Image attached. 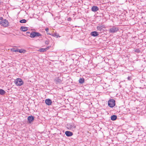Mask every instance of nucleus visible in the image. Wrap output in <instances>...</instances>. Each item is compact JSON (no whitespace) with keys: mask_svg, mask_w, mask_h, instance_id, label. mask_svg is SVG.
Instances as JSON below:
<instances>
[{"mask_svg":"<svg viewBox=\"0 0 146 146\" xmlns=\"http://www.w3.org/2000/svg\"><path fill=\"white\" fill-rule=\"evenodd\" d=\"M79 82L80 84H82L84 82V78H80L79 80Z\"/></svg>","mask_w":146,"mask_h":146,"instance_id":"18","label":"nucleus"},{"mask_svg":"<svg viewBox=\"0 0 146 146\" xmlns=\"http://www.w3.org/2000/svg\"><path fill=\"white\" fill-rule=\"evenodd\" d=\"M65 134L68 137H70L72 136L73 133L71 132L68 131H66L65 132Z\"/></svg>","mask_w":146,"mask_h":146,"instance_id":"11","label":"nucleus"},{"mask_svg":"<svg viewBox=\"0 0 146 146\" xmlns=\"http://www.w3.org/2000/svg\"><path fill=\"white\" fill-rule=\"evenodd\" d=\"M45 31L46 32H48L49 31V29L48 28H46L45 29Z\"/></svg>","mask_w":146,"mask_h":146,"instance_id":"26","label":"nucleus"},{"mask_svg":"<svg viewBox=\"0 0 146 146\" xmlns=\"http://www.w3.org/2000/svg\"><path fill=\"white\" fill-rule=\"evenodd\" d=\"M18 49H17L15 50L14 48H13L11 49V50L12 52H18Z\"/></svg>","mask_w":146,"mask_h":146,"instance_id":"19","label":"nucleus"},{"mask_svg":"<svg viewBox=\"0 0 146 146\" xmlns=\"http://www.w3.org/2000/svg\"><path fill=\"white\" fill-rule=\"evenodd\" d=\"M91 36H96L99 35L98 33L96 31L92 32L90 34Z\"/></svg>","mask_w":146,"mask_h":146,"instance_id":"12","label":"nucleus"},{"mask_svg":"<svg viewBox=\"0 0 146 146\" xmlns=\"http://www.w3.org/2000/svg\"><path fill=\"white\" fill-rule=\"evenodd\" d=\"M118 30V27L113 26L110 28L109 30V31L110 33H114L117 32Z\"/></svg>","mask_w":146,"mask_h":146,"instance_id":"2","label":"nucleus"},{"mask_svg":"<svg viewBox=\"0 0 146 146\" xmlns=\"http://www.w3.org/2000/svg\"><path fill=\"white\" fill-rule=\"evenodd\" d=\"M5 92L3 90L0 89V94L2 95H3L5 93Z\"/></svg>","mask_w":146,"mask_h":146,"instance_id":"16","label":"nucleus"},{"mask_svg":"<svg viewBox=\"0 0 146 146\" xmlns=\"http://www.w3.org/2000/svg\"><path fill=\"white\" fill-rule=\"evenodd\" d=\"M49 40H46L45 41V44H49Z\"/></svg>","mask_w":146,"mask_h":146,"instance_id":"23","label":"nucleus"},{"mask_svg":"<svg viewBox=\"0 0 146 146\" xmlns=\"http://www.w3.org/2000/svg\"><path fill=\"white\" fill-rule=\"evenodd\" d=\"M26 50H25L23 49H21L20 50L18 49V52L20 53H25L26 52Z\"/></svg>","mask_w":146,"mask_h":146,"instance_id":"17","label":"nucleus"},{"mask_svg":"<svg viewBox=\"0 0 146 146\" xmlns=\"http://www.w3.org/2000/svg\"><path fill=\"white\" fill-rule=\"evenodd\" d=\"M108 105L110 107L113 108L115 105V101L114 100L111 99L108 101Z\"/></svg>","mask_w":146,"mask_h":146,"instance_id":"3","label":"nucleus"},{"mask_svg":"<svg viewBox=\"0 0 146 146\" xmlns=\"http://www.w3.org/2000/svg\"><path fill=\"white\" fill-rule=\"evenodd\" d=\"M45 103L47 105L50 106L52 102L50 99H48L45 100Z\"/></svg>","mask_w":146,"mask_h":146,"instance_id":"10","label":"nucleus"},{"mask_svg":"<svg viewBox=\"0 0 146 146\" xmlns=\"http://www.w3.org/2000/svg\"><path fill=\"white\" fill-rule=\"evenodd\" d=\"M41 35L38 32H32L30 33V37L32 38H34L35 37H38L41 36Z\"/></svg>","mask_w":146,"mask_h":146,"instance_id":"4","label":"nucleus"},{"mask_svg":"<svg viewBox=\"0 0 146 146\" xmlns=\"http://www.w3.org/2000/svg\"><path fill=\"white\" fill-rule=\"evenodd\" d=\"M92 11L93 12H96L99 10V8L96 6H93L91 9Z\"/></svg>","mask_w":146,"mask_h":146,"instance_id":"13","label":"nucleus"},{"mask_svg":"<svg viewBox=\"0 0 146 146\" xmlns=\"http://www.w3.org/2000/svg\"><path fill=\"white\" fill-rule=\"evenodd\" d=\"M62 80V78L60 77L56 78L54 80V81L56 84L60 83Z\"/></svg>","mask_w":146,"mask_h":146,"instance_id":"7","label":"nucleus"},{"mask_svg":"<svg viewBox=\"0 0 146 146\" xmlns=\"http://www.w3.org/2000/svg\"><path fill=\"white\" fill-rule=\"evenodd\" d=\"M0 24L3 27H7L8 26V22L7 20L4 19L1 21Z\"/></svg>","mask_w":146,"mask_h":146,"instance_id":"5","label":"nucleus"},{"mask_svg":"<svg viewBox=\"0 0 146 146\" xmlns=\"http://www.w3.org/2000/svg\"><path fill=\"white\" fill-rule=\"evenodd\" d=\"M68 128L70 130L74 131L76 127L75 126L73 123H70L67 124Z\"/></svg>","mask_w":146,"mask_h":146,"instance_id":"6","label":"nucleus"},{"mask_svg":"<svg viewBox=\"0 0 146 146\" xmlns=\"http://www.w3.org/2000/svg\"><path fill=\"white\" fill-rule=\"evenodd\" d=\"M127 79L128 80H130L131 79V78L130 76H128L127 78Z\"/></svg>","mask_w":146,"mask_h":146,"instance_id":"25","label":"nucleus"},{"mask_svg":"<svg viewBox=\"0 0 146 146\" xmlns=\"http://www.w3.org/2000/svg\"><path fill=\"white\" fill-rule=\"evenodd\" d=\"M117 116L115 115H113L111 116V119L112 121H114L117 118Z\"/></svg>","mask_w":146,"mask_h":146,"instance_id":"15","label":"nucleus"},{"mask_svg":"<svg viewBox=\"0 0 146 146\" xmlns=\"http://www.w3.org/2000/svg\"><path fill=\"white\" fill-rule=\"evenodd\" d=\"M27 119L29 122L31 123L34 120V117L32 115L29 116L27 117Z\"/></svg>","mask_w":146,"mask_h":146,"instance_id":"9","label":"nucleus"},{"mask_svg":"<svg viewBox=\"0 0 146 146\" xmlns=\"http://www.w3.org/2000/svg\"><path fill=\"white\" fill-rule=\"evenodd\" d=\"M27 21L25 19H22L20 21V22L21 23H25Z\"/></svg>","mask_w":146,"mask_h":146,"instance_id":"20","label":"nucleus"},{"mask_svg":"<svg viewBox=\"0 0 146 146\" xmlns=\"http://www.w3.org/2000/svg\"><path fill=\"white\" fill-rule=\"evenodd\" d=\"M46 48H41L38 50V51L40 52H42L46 51Z\"/></svg>","mask_w":146,"mask_h":146,"instance_id":"21","label":"nucleus"},{"mask_svg":"<svg viewBox=\"0 0 146 146\" xmlns=\"http://www.w3.org/2000/svg\"><path fill=\"white\" fill-rule=\"evenodd\" d=\"M28 28L24 26H22L21 27L20 29L23 31H26L28 30Z\"/></svg>","mask_w":146,"mask_h":146,"instance_id":"14","label":"nucleus"},{"mask_svg":"<svg viewBox=\"0 0 146 146\" xmlns=\"http://www.w3.org/2000/svg\"><path fill=\"white\" fill-rule=\"evenodd\" d=\"M3 18L2 17H0V20L2 21V20H3Z\"/></svg>","mask_w":146,"mask_h":146,"instance_id":"27","label":"nucleus"},{"mask_svg":"<svg viewBox=\"0 0 146 146\" xmlns=\"http://www.w3.org/2000/svg\"><path fill=\"white\" fill-rule=\"evenodd\" d=\"M30 33H30V32H27L26 33V34H27V35H28V34H30Z\"/></svg>","mask_w":146,"mask_h":146,"instance_id":"28","label":"nucleus"},{"mask_svg":"<svg viewBox=\"0 0 146 146\" xmlns=\"http://www.w3.org/2000/svg\"><path fill=\"white\" fill-rule=\"evenodd\" d=\"M14 82L17 86H21L24 83L22 80L21 78H19L15 80Z\"/></svg>","mask_w":146,"mask_h":146,"instance_id":"1","label":"nucleus"},{"mask_svg":"<svg viewBox=\"0 0 146 146\" xmlns=\"http://www.w3.org/2000/svg\"><path fill=\"white\" fill-rule=\"evenodd\" d=\"M134 51L137 53H139L141 52L140 50L139 49H136L134 50Z\"/></svg>","mask_w":146,"mask_h":146,"instance_id":"22","label":"nucleus"},{"mask_svg":"<svg viewBox=\"0 0 146 146\" xmlns=\"http://www.w3.org/2000/svg\"><path fill=\"white\" fill-rule=\"evenodd\" d=\"M49 48V47H48V46L47 47V48L48 49V48Z\"/></svg>","mask_w":146,"mask_h":146,"instance_id":"29","label":"nucleus"},{"mask_svg":"<svg viewBox=\"0 0 146 146\" xmlns=\"http://www.w3.org/2000/svg\"><path fill=\"white\" fill-rule=\"evenodd\" d=\"M105 26L104 25L102 24H99L98 26H97V29L98 30L100 31H102L103 28H105Z\"/></svg>","mask_w":146,"mask_h":146,"instance_id":"8","label":"nucleus"},{"mask_svg":"<svg viewBox=\"0 0 146 146\" xmlns=\"http://www.w3.org/2000/svg\"><path fill=\"white\" fill-rule=\"evenodd\" d=\"M53 36H56L57 37L58 36V35H57L56 33H54L53 35Z\"/></svg>","mask_w":146,"mask_h":146,"instance_id":"24","label":"nucleus"}]
</instances>
